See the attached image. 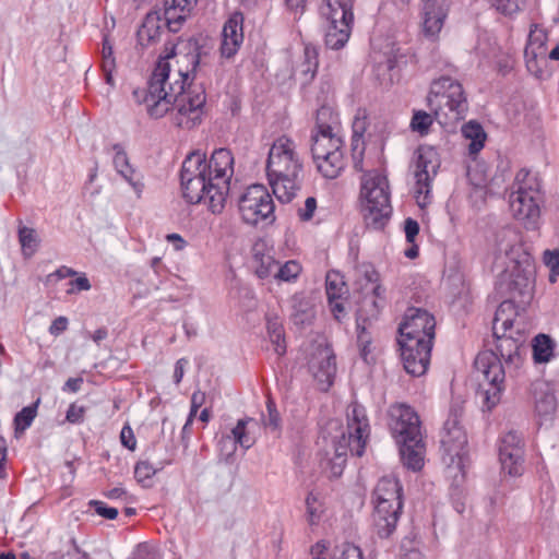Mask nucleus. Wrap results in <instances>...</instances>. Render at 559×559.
Here are the masks:
<instances>
[{
    "label": "nucleus",
    "instance_id": "f257e3e1",
    "mask_svg": "<svg viewBox=\"0 0 559 559\" xmlns=\"http://www.w3.org/2000/svg\"><path fill=\"white\" fill-rule=\"evenodd\" d=\"M198 48L174 51L157 61L146 88L133 91L134 102L143 105L151 118L169 114L173 123L191 130L202 122L206 95L201 85L192 84L191 74L201 64Z\"/></svg>",
    "mask_w": 559,
    "mask_h": 559
},
{
    "label": "nucleus",
    "instance_id": "f03ea898",
    "mask_svg": "<svg viewBox=\"0 0 559 559\" xmlns=\"http://www.w3.org/2000/svg\"><path fill=\"white\" fill-rule=\"evenodd\" d=\"M507 312H512V305L501 302L492 322L495 348L479 353L474 362L476 370L484 377L481 396L488 411L500 402L504 391L506 369L502 361L512 374L522 366L526 353V334L514 329L512 316H507Z\"/></svg>",
    "mask_w": 559,
    "mask_h": 559
},
{
    "label": "nucleus",
    "instance_id": "7ed1b4c3",
    "mask_svg": "<svg viewBox=\"0 0 559 559\" xmlns=\"http://www.w3.org/2000/svg\"><path fill=\"white\" fill-rule=\"evenodd\" d=\"M493 267L500 270L497 287L507 299L502 302L512 305V312L523 309L531 302L535 287V263L525 247H504L495 253Z\"/></svg>",
    "mask_w": 559,
    "mask_h": 559
},
{
    "label": "nucleus",
    "instance_id": "20e7f679",
    "mask_svg": "<svg viewBox=\"0 0 559 559\" xmlns=\"http://www.w3.org/2000/svg\"><path fill=\"white\" fill-rule=\"evenodd\" d=\"M311 154L318 171L324 178H337L345 167L340 118L329 106H321L317 110L316 126L311 132Z\"/></svg>",
    "mask_w": 559,
    "mask_h": 559
},
{
    "label": "nucleus",
    "instance_id": "39448f33",
    "mask_svg": "<svg viewBox=\"0 0 559 559\" xmlns=\"http://www.w3.org/2000/svg\"><path fill=\"white\" fill-rule=\"evenodd\" d=\"M301 170L302 158L295 140L285 134L276 138L269 151L266 175L280 202L288 203L297 195Z\"/></svg>",
    "mask_w": 559,
    "mask_h": 559
},
{
    "label": "nucleus",
    "instance_id": "423d86ee",
    "mask_svg": "<svg viewBox=\"0 0 559 559\" xmlns=\"http://www.w3.org/2000/svg\"><path fill=\"white\" fill-rule=\"evenodd\" d=\"M390 429L400 448L401 460L407 468L417 472L424 466L426 447L418 414L408 405H392L389 412Z\"/></svg>",
    "mask_w": 559,
    "mask_h": 559
},
{
    "label": "nucleus",
    "instance_id": "0eeeda50",
    "mask_svg": "<svg viewBox=\"0 0 559 559\" xmlns=\"http://www.w3.org/2000/svg\"><path fill=\"white\" fill-rule=\"evenodd\" d=\"M370 426L366 409L358 403H352L347 408V428L340 436L334 437V456L331 459V472L333 476H340L346 463L347 452L361 456L365 453L369 438Z\"/></svg>",
    "mask_w": 559,
    "mask_h": 559
},
{
    "label": "nucleus",
    "instance_id": "6e6552de",
    "mask_svg": "<svg viewBox=\"0 0 559 559\" xmlns=\"http://www.w3.org/2000/svg\"><path fill=\"white\" fill-rule=\"evenodd\" d=\"M373 526L380 538H389L396 530L403 508V488L394 476L379 479L373 490Z\"/></svg>",
    "mask_w": 559,
    "mask_h": 559
},
{
    "label": "nucleus",
    "instance_id": "1a4fd4ad",
    "mask_svg": "<svg viewBox=\"0 0 559 559\" xmlns=\"http://www.w3.org/2000/svg\"><path fill=\"white\" fill-rule=\"evenodd\" d=\"M427 100L436 118L444 124L464 119L468 110L462 84L449 76H441L431 83Z\"/></svg>",
    "mask_w": 559,
    "mask_h": 559
},
{
    "label": "nucleus",
    "instance_id": "9d476101",
    "mask_svg": "<svg viewBox=\"0 0 559 559\" xmlns=\"http://www.w3.org/2000/svg\"><path fill=\"white\" fill-rule=\"evenodd\" d=\"M540 182L536 174L520 169L510 194V209L513 217L527 229H535L540 218Z\"/></svg>",
    "mask_w": 559,
    "mask_h": 559
},
{
    "label": "nucleus",
    "instance_id": "9b49d317",
    "mask_svg": "<svg viewBox=\"0 0 559 559\" xmlns=\"http://www.w3.org/2000/svg\"><path fill=\"white\" fill-rule=\"evenodd\" d=\"M360 197L366 224L383 228L392 214L388 178L377 170L366 173L361 177Z\"/></svg>",
    "mask_w": 559,
    "mask_h": 559
},
{
    "label": "nucleus",
    "instance_id": "f8f14e48",
    "mask_svg": "<svg viewBox=\"0 0 559 559\" xmlns=\"http://www.w3.org/2000/svg\"><path fill=\"white\" fill-rule=\"evenodd\" d=\"M212 180L205 174L204 166L201 165V153L189 154L181 166L180 185L183 198L191 204L204 202L209 210L216 214L223 210H215L212 203L214 190Z\"/></svg>",
    "mask_w": 559,
    "mask_h": 559
},
{
    "label": "nucleus",
    "instance_id": "ddd939ff",
    "mask_svg": "<svg viewBox=\"0 0 559 559\" xmlns=\"http://www.w3.org/2000/svg\"><path fill=\"white\" fill-rule=\"evenodd\" d=\"M201 165L204 166L205 174H207L213 182V207L215 210H223L229 192L230 179L234 175V155L228 148H217L209 159L201 154Z\"/></svg>",
    "mask_w": 559,
    "mask_h": 559
},
{
    "label": "nucleus",
    "instance_id": "4468645a",
    "mask_svg": "<svg viewBox=\"0 0 559 559\" xmlns=\"http://www.w3.org/2000/svg\"><path fill=\"white\" fill-rule=\"evenodd\" d=\"M238 209L243 222L250 225L272 223L275 219L273 198L263 185L255 183L246 188L238 199Z\"/></svg>",
    "mask_w": 559,
    "mask_h": 559
},
{
    "label": "nucleus",
    "instance_id": "2eb2a0df",
    "mask_svg": "<svg viewBox=\"0 0 559 559\" xmlns=\"http://www.w3.org/2000/svg\"><path fill=\"white\" fill-rule=\"evenodd\" d=\"M440 165L439 154L433 147L418 150L414 170V198L420 207H425L431 201V182L437 176Z\"/></svg>",
    "mask_w": 559,
    "mask_h": 559
},
{
    "label": "nucleus",
    "instance_id": "dca6fc26",
    "mask_svg": "<svg viewBox=\"0 0 559 559\" xmlns=\"http://www.w3.org/2000/svg\"><path fill=\"white\" fill-rule=\"evenodd\" d=\"M436 319L425 309L408 308L399 326V338H415L433 344Z\"/></svg>",
    "mask_w": 559,
    "mask_h": 559
},
{
    "label": "nucleus",
    "instance_id": "f3484780",
    "mask_svg": "<svg viewBox=\"0 0 559 559\" xmlns=\"http://www.w3.org/2000/svg\"><path fill=\"white\" fill-rule=\"evenodd\" d=\"M403 367L413 377L426 373L430 364L432 344L415 338H397Z\"/></svg>",
    "mask_w": 559,
    "mask_h": 559
},
{
    "label": "nucleus",
    "instance_id": "a211bd4d",
    "mask_svg": "<svg viewBox=\"0 0 559 559\" xmlns=\"http://www.w3.org/2000/svg\"><path fill=\"white\" fill-rule=\"evenodd\" d=\"M499 460L503 472L521 476L524 472V440L516 431H508L500 440Z\"/></svg>",
    "mask_w": 559,
    "mask_h": 559
},
{
    "label": "nucleus",
    "instance_id": "6ab92c4d",
    "mask_svg": "<svg viewBox=\"0 0 559 559\" xmlns=\"http://www.w3.org/2000/svg\"><path fill=\"white\" fill-rule=\"evenodd\" d=\"M462 409L452 407L440 433V443L443 452L450 456H461L467 445V435L461 425Z\"/></svg>",
    "mask_w": 559,
    "mask_h": 559
},
{
    "label": "nucleus",
    "instance_id": "aec40b11",
    "mask_svg": "<svg viewBox=\"0 0 559 559\" xmlns=\"http://www.w3.org/2000/svg\"><path fill=\"white\" fill-rule=\"evenodd\" d=\"M382 305L372 297H364L359 309L357 310L356 325H357V346L360 356L367 361L370 354L371 336L367 331L372 321L376 320L381 311Z\"/></svg>",
    "mask_w": 559,
    "mask_h": 559
},
{
    "label": "nucleus",
    "instance_id": "412c9836",
    "mask_svg": "<svg viewBox=\"0 0 559 559\" xmlns=\"http://www.w3.org/2000/svg\"><path fill=\"white\" fill-rule=\"evenodd\" d=\"M531 399L534 405L535 416L539 425L551 423L555 418L558 402L551 384L538 379L531 384Z\"/></svg>",
    "mask_w": 559,
    "mask_h": 559
},
{
    "label": "nucleus",
    "instance_id": "4be33fe9",
    "mask_svg": "<svg viewBox=\"0 0 559 559\" xmlns=\"http://www.w3.org/2000/svg\"><path fill=\"white\" fill-rule=\"evenodd\" d=\"M452 0H421L423 31L425 35L435 37L443 27L444 20Z\"/></svg>",
    "mask_w": 559,
    "mask_h": 559
},
{
    "label": "nucleus",
    "instance_id": "5701e85b",
    "mask_svg": "<svg viewBox=\"0 0 559 559\" xmlns=\"http://www.w3.org/2000/svg\"><path fill=\"white\" fill-rule=\"evenodd\" d=\"M243 16L241 13H234L224 24L222 32L221 55L224 58L234 57L243 41L242 32Z\"/></svg>",
    "mask_w": 559,
    "mask_h": 559
},
{
    "label": "nucleus",
    "instance_id": "b1692460",
    "mask_svg": "<svg viewBox=\"0 0 559 559\" xmlns=\"http://www.w3.org/2000/svg\"><path fill=\"white\" fill-rule=\"evenodd\" d=\"M198 0H164V17L169 32L177 33Z\"/></svg>",
    "mask_w": 559,
    "mask_h": 559
},
{
    "label": "nucleus",
    "instance_id": "393cba45",
    "mask_svg": "<svg viewBox=\"0 0 559 559\" xmlns=\"http://www.w3.org/2000/svg\"><path fill=\"white\" fill-rule=\"evenodd\" d=\"M352 151L354 166L356 169H362V153L365 150L364 134L368 128V120L365 111L358 110L353 121Z\"/></svg>",
    "mask_w": 559,
    "mask_h": 559
},
{
    "label": "nucleus",
    "instance_id": "a878e982",
    "mask_svg": "<svg viewBox=\"0 0 559 559\" xmlns=\"http://www.w3.org/2000/svg\"><path fill=\"white\" fill-rule=\"evenodd\" d=\"M314 378L322 384H325V389L330 388L333 383V379L336 373L335 356L328 348L320 350L317 364H311Z\"/></svg>",
    "mask_w": 559,
    "mask_h": 559
},
{
    "label": "nucleus",
    "instance_id": "bb28decb",
    "mask_svg": "<svg viewBox=\"0 0 559 559\" xmlns=\"http://www.w3.org/2000/svg\"><path fill=\"white\" fill-rule=\"evenodd\" d=\"M165 27H167L165 17L162 19L156 12L146 14L141 27L138 31V38L140 44L147 46L157 41L160 38Z\"/></svg>",
    "mask_w": 559,
    "mask_h": 559
},
{
    "label": "nucleus",
    "instance_id": "cd10ccee",
    "mask_svg": "<svg viewBox=\"0 0 559 559\" xmlns=\"http://www.w3.org/2000/svg\"><path fill=\"white\" fill-rule=\"evenodd\" d=\"M116 148V154L114 156V166L116 170L126 179L130 186L134 189V191L140 197L144 185L141 181L140 175L133 169L129 163V158L127 153L121 148Z\"/></svg>",
    "mask_w": 559,
    "mask_h": 559
},
{
    "label": "nucleus",
    "instance_id": "c85d7f7f",
    "mask_svg": "<svg viewBox=\"0 0 559 559\" xmlns=\"http://www.w3.org/2000/svg\"><path fill=\"white\" fill-rule=\"evenodd\" d=\"M277 266L278 262L270 253L267 247H263L261 250H254L252 257V269L259 278L264 280L274 275Z\"/></svg>",
    "mask_w": 559,
    "mask_h": 559
},
{
    "label": "nucleus",
    "instance_id": "c756f323",
    "mask_svg": "<svg viewBox=\"0 0 559 559\" xmlns=\"http://www.w3.org/2000/svg\"><path fill=\"white\" fill-rule=\"evenodd\" d=\"M462 134L469 141V155H477L485 146L487 134L480 123L474 120L468 121L462 127Z\"/></svg>",
    "mask_w": 559,
    "mask_h": 559
},
{
    "label": "nucleus",
    "instance_id": "7c9ffc66",
    "mask_svg": "<svg viewBox=\"0 0 559 559\" xmlns=\"http://www.w3.org/2000/svg\"><path fill=\"white\" fill-rule=\"evenodd\" d=\"M292 318L295 324H308L314 317L313 307L310 300L302 294H296L292 300Z\"/></svg>",
    "mask_w": 559,
    "mask_h": 559
},
{
    "label": "nucleus",
    "instance_id": "2f4dec72",
    "mask_svg": "<svg viewBox=\"0 0 559 559\" xmlns=\"http://www.w3.org/2000/svg\"><path fill=\"white\" fill-rule=\"evenodd\" d=\"M532 349L535 362H548L554 356L555 342L546 334H538L534 338Z\"/></svg>",
    "mask_w": 559,
    "mask_h": 559
},
{
    "label": "nucleus",
    "instance_id": "473e14b6",
    "mask_svg": "<svg viewBox=\"0 0 559 559\" xmlns=\"http://www.w3.org/2000/svg\"><path fill=\"white\" fill-rule=\"evenodd\" d=\"M254 424L250 417L239 419L236 426L230 430L231 439L242 449L248 450L255 443V438L251 436L249 425Z\"/></svg>",
    "mask_w": 559,
    "mask_h": 559
},
{
    "label": "nucleus",
    "instance_id": "72a5a7b5",
    "mask_svg": "<svg viewBox=\"0 0 559 559\" xmlns=\"http://www.w3.org/2000/svg\"><path fill=\"white\" fill-rule=\"evenodd\" d=\"M39 403L40 399L38 397L32 405L23 407L19 413L15 414L13 419L15 438L22 436L25 430L31 427L32 423L37 416V408Z\"/></svg>",
    "mask_w": 559,
    "mask_h": 559
},
{
    "label": "nucleus",
    "instance_id": "f704fd0d",
    "mask_svg": "<svg viewBox=\"0 0 559 559\" xmlns=\"http://www.w3.org/2000/svg\"><path fill=\"white\" fill-rule=\"evenodd\" d=\"M547 40V34L543 28L537 25H532L528 34V44L525 48V57H545L546 48L545 43Z\"/></svg>",
    "mask_w": 559,
    "mask_h": 559
},
{
    "label": "nucleus",
    "instance_id": "c9c22d12",
    "mask_svg": "<svg viewBox=\"0 0 559 559\" xmlns=\"http://www.w3.org/2000/svg\"><path fill=\"white\" fill-rule=\"evenodd\" d=\"M116 70V59L114 57L112 45L108 37H104L102 47V71L105 82L114 85V72Z\"/></svg>",
    "mask_w": 559,
    "mask_h": 559
},
{
    "label": "nucleus",
    "instance_id": "e433bc0d",
    "mask_svg": "<svg viewBox=\"0 0 559 559\" xmlns=\"http://www.w3.org/2000/svg\"><path fill=\"white\" fill-rule=\"evenodd\" d=\"M352 29L343 28L341 25L329 24L325 33V45L331 49H341L348 41Z\"/></svg>",
    "mask_w": 559,
    "mask_h": 559
},
{
    "label": "nucleus",
    "instance_id": "4c0bfd02",
    "mask_svg": "<svg viewBox=\"0 0 559 559\" xmlns=\"http://www.w3.org/2000/svg\"><path fill=\"white\" fill-rule=\"evenodd\" d=\"M321 15L328 21L329 24L341 25L343 28H353V9L333 10L331 8L321 7Z\"/></svg>",
    "mask_w": 559,
    "mask_h": 559
},
{
    "label": "nucleus",
    "instance_id": "58836bf2",
    "mask_svg": "<svg viewBox=\"0 0 559 559\" xmlns=\"http://www.w3.org/2000/svg\"><path fill=\"white\" fill-rule=\"evenodd\" d=\"M325 292L328 299L342 298L347 293L345 282L338 272L330 271L326 273Z\"/></svg>",
    "mask_w": 559,
    "mask_h": 559
},
{
    "label": "nucleus",
    "instance_id": "ea45409f",
    "mask_svg": "<svg viewBox=\"0 0 559 559\" xmlns=\"http://www.w3.org/2000/svg\"><path fill=\"white\" fill-rule=\"evenodd\" d=\"M318 49L311 44H307L304 49L305 62L301 66V73L306 80H312L318 69Z\"/></svg>",
    "mask_w": 559,
    "mask_h": 559
},
{
    "label": "nucleus",
    "instance_id": "a19ab883",
    "mask_svg": "<svg viewBox=\"0 0 559 559\" xmlns=\"http://www.w3.org/2000/svg\"><path fill=\"white\" fill-rule=\"evenodd\" d=\"M362 274L367 283L371 284V292L372 295H367L366 297H372L374 298L379 305L383 306V294L385 289L378 283L379 281V273L374 270L372 265H364L362 266Z\"/></svg>",
    "mask_w": 559,
    "mask_h": 559
},
{
    "label": "nucleus",
    "instance_id": "79ce46f5",
    "mask_svg": "<svg viewBox=\"0 0 559 559\" xmlns=\"http://www.w3.org/2000/svg\"><path fill=\"white\" fill-rule=\"evenodd\" d=\"M492 9L504 16H513L519 13L524 0H486Z\"/></svg>",
    "mask_w": 559,
    "mask_h": 559
},
{
    "label": "nucleus",
    "instance_id": "37998d69",
    "mask_svg": "<svg viewBox=\"0 0 559 559\" xmlns=\"http://www.w3.org/2000/svg\"><path fill=\"white\" fill-rule=\"evenodd\" d=\"M307 521L310 525L319 523L321 515L324 511L322 502L319 500L318 495L309 492L306 499Z\"/></svg>",
    "mask_w": 559,
    "mask_h": 559
},
{
    "label": "nucleus",
    "instance_id": "c03bdc74",
    "mask_svg": "<svg viewBox=\"0 0 559 559\" xmlns=\"http://www.w3.org/2000/svg\"><path fill=\"white\" fill-rule=\"evenodd\" d=\"M300 272V264L294 260H290L287 261L285 264L277 266L276 272L274 273V277L281 281L289 282L292 280L297 278Z\"/></svg>",
    "mask_w": 559,
    "mask_h": 559
},
{
    "label": "nucleus",
    "instance_id": "a18cd8bd",
    "mask_svg": "<svg viewBox=\"0 0 559 559\" xmlns=\"http://www.w3.org/2000/svg\"><path fill=\"white\" fill-rule=\"evenodd\" d=\"M432 124V118L425 111H417L414 114L411 127L413 131H417L420 134H426Z\"/></svg>",
    "mask_w": 559,
    "mask_h": 559
},
{
    "label": "nucleus",
    "instance_id": "49530a36",
    "mask_svg": "<svg viewBox=\"0 0 559 559\" xmlns=\"http://www.w3.org/2000/svg\"><path fill=\"white\" fill-rule=\"evenodd\" d=\"M237 445L238 444L231 439L230 435H224L218 440V449L221 455L224 456L225 460H228L235 454Z\"/></svg>",
    "mask_w": 559,
    "mask_h": 559
},
{
    "label": "nucleus",
    "instance_id": "de8ad7c7",
    "mask_svg": "<svg viewBox=\"0 0 559 559\" xmlns=\"http://www.w3.org/2000/svg\"><path fill=\"white\" fill-rule=\"evenodd\" d=\"M156 473V469L153 467V465L146 461H141L136 463L134 468V476L138 481L144 483L145 480L150 479L154 474Z\"/></svg>",
    "mask_w": 559,
    "mask_h": 559
},
{
    "label": "nucleus",
    "instance_id": "09e8293b",
    "mask_svg": "<svg viewBox=\"0 0 559 559\" xmlns=\"http://www.w3.org/2000/svg\"><path fill=\"white\" fill-rule=\"evenodd\" d=\"M90 506L94 508L95 512L108 520H114L118 515V510L116 508L108 507L103 501L92 500Z\"/></svg>",
    "mask_w": 559,
    "mask_h": 559
},
{
    "label": "nucleus",
    "instance_id": "8fccbe9b",
    "mask_svg": "<svg viewBox=\"0 0 559 559\" xmlns=\"http://www.w3.org/2000/svg\"><path fill=\"white\" fill-rule=\"evenodd\" d=\"M400 559H424V556L412 540H404L401 545Z\"/></svg>",
    "mask_w": 559,
    "mask_h": 559
},
{
    "label": "nucleus",
    "instance_id": "3c124183",
    "mask_svg": "<svg viewBox=\"0 0 559 559\" xmlns=\"http://www.w3.org/2000/svg\"><path fill=\"white\" fill-rule=\"evenodd\" d=\"M85 412L84 406L72 403L67 411L66 419L70 424H81L84 420Z\"/></svg>",
    "mask_w": 559,
    "mask_h": 559
},
{
    "label": "nucleus",
    "instance_id": "603ef678",
    "mask_svg": "<svg viewBox=\"0 0 559 559\" xmlns=\"http://www.w3.org/2000/svg\"><path fill=\"white\" fill-rule=\"evenodd\" d=\"M317 209V200L313 197L306 199L304 207L298 210V216L301 221H310Z\"/></svg>",
    "mask_w": 559,
    "mask_h": 559
},
{
    "label": "nucleus",
    "instance_id": "864d4df0",
    "mask_svg": "<svg viewBox=\"0 0 559 559\" xmlns=\"http://www.w3.org/2000/svg\"><path fill=\"white\" fill-rule=\"evenodd\" d=\"M267 418L264 420V426L266 428H271L272 430H278L281 427V417L275 408V406L271 403H267Z\"/></svg>",
    "mask_w": 559,
    "mask_h": 559
},
{
    "label": "nucleus",
    "instance_id": "5fc2aeb1",
    "mask_svg": "<svg viewBox=\"0 0 559 559\" xmlns=\"http://www.w3.org/2000/svg\"><path fill=\"white\" fill-rule=\"evenodd\" d=\"M120 441L123 447L133 451L136 447V440L132 428L129 425H124L120 432Z\"/></svg>",
    "mask_w": 559,
    "mask_h": 559
},
{
    "label": "nucleus",
    "instance_id": "6e6d98bb",
    "mask_svg": "<svg viewBox=\"0 0 559 559\" xmlns=\"http://www.w3.org/2000/svg\"><path fill=\"white\" fill-rule=\"evenodd\" d=\"M404 233H405L406 241L414 243L415 238L419 233L418 222L411 217L406 218L404 221Z\"/></svg>",
    "mask_w": 559,
    "mask_h": 559
},
{
    "label": "nucleus",
    "instance_id": "4d7b16f0",
    "mask_svg": "<svg viewBox=\"0 0 559 559\" xmlns=\"http://www.w3.org/2000/svg\"><path fill=\"white\" fill-rule=\"evenodd\" d=\"M37 240V233L35 229L25 226L19 228L20 245H31L32 242H36Z\"/></svg>",
    "mask_w": 559,
    "mask_h": 559
},
{
    "label": "nucleus",
    "instance_id": "13d9d810",
    "mask_svg": "<svg viewBox=\"0 0 559 559\" xmlns=\"http://www.w3.org/2000/svg\"><path fill=\"white\" fill-rule=\"evenodd\" d=\"M543 261L549 269H559V250H545L543 254Z\"/></svg>",
    "mask_w": 559,
    "mask_h": 559
},
{
    "label": "nucleus",
    "instance_id": "bf43d9fd",
    "mask_svg": "<svg viewBox=\"0 0 559 559\" xmlns=\"http://www.w3.org/2000/svg\"><path fill=\"white\" fill-rule=\"evenodd\" d=\"M269 337H270L271 343L274 346V352L278 356H283L286 353L284 332L269 335Z\"/></svg>",
    "mask_w": 559,
    "mask_h": 559
},
{
    "label": "nucleus",
    "instance_id": "052dcab7",
    "mask_svg": "<svg viewBox=\"0 0 559 559\" xmlns=\"http://www.w3.org/2000/svg\"><path fill=\"white\" fill-rule=\"evenodd\" d=\"M266 330H267V335L284 332L283 324L277 316H271V314L266 316Z\"/></svg>",
    "mask_w": 559,
    "mask_h": 559
},
{
    "label": "nucleus",
    "instance_id": "680f3d73",
    "mask_svg": "<svg viewBox=\"0 0 559 559\" xmlns=\"http://www.w3.org/2000/svg\"><path fill=\"white\" fill-rule=\"evenodd\" d=\"M68 328V319L66 317L56 318L49 326V333L53 336H58L63 333Z\"/></svg>",
    "mask_w": 559,
    "mask_h": 559
},
{
    "label": "nucleus",
    "instance_id": "e2e57ef3",
    "mask_svg": "<svg viewBox=\"0 0 559 559\" xmlns=\"http://www.w3.org/2000/svg\"><path fill=\"white\" fill-rule=\"evenodd\" d=\"M136 558L138 559H160L156 549L152 548L145 544L139 545V547L136 549Z\"/></svg>",
    "mask_w": 559,
    "mask_h": 559
},
{
    "label": "nucleus",
    "instance_id": "0e129e2a",
    "mask_svg": "<svg viewBox=\"0 0 559 559\" xmlns=\"http://www.w3.org/2000/svg\"><path fill=\"white\" fill-rule=\"evenodd\" d=\"M338 559H364L361 549L353 544L344 547L341 558Z\"/></svg>",
    "mask_w": 559,
    "mask_h": 559
},
{
    "label": "nucleus",
    "instance_id": "69168bd1",
    "mask_svg": "<svg viewBox=\"0 0 559 559\" xmlns=\"http://www.w3.org/2000/svg\"><path fill=\"white\" fill-rule=\"evenodd\" d=\"M322 7L333 10L353 9L354 0H325Z\"/></svg>",
    "mask_w": 559,
    "mask_h": 559
},
{
    "label": "nucleus",
    "instance_id": "338daca9",
    "mask_svg": "<svg viewBox=\"0 0 559 559\" xmlns=\"http://www.w3.org/2000/svg\"><path fill=\"white\" fill-rule=\"evenodd\" d=\"M76 272L70 267L61 266L56 272L49 274L47 276V282H51L53 278L56 280H62L66 277L74 276Z\"/></svg>",
    "mask_w": 559,
    "mask_h": 559
},
{
    "label": "nucleus",
    "instance_id": "774afa93",
    "mask_svg": "<svg viewBox=\"0 0 559 559\" xmlns=\"http://www.w3.org/2000/svg\"><path fill=\"white\" fill-rule=\"evenodd\" d=\"M325 544L318 542L316 545L311 547L310 554L313 559H326L325 551H326Z\"/></svg>",
    "mask_w": 559,
    "mask_h": 559
}]
</instances>
